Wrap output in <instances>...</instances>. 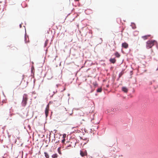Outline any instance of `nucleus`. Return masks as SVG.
Masks as SVG:
<instances>
[{
  "mask_svg": "<svg viewBox=\"0 0 158 158\" xmlns=\"http://www.w3.org/2000/svg\"><path fill=\"white\" fill-rule=\"evenodd\" d=\"M156 43V41L155 40H148L146 42V48L148 49L151 48Z\"/></svg>",
  "mask_w": 158,
  "mask_h": 158,
  "instance_id": "f257e3e1",
  "label": "nucleus"
},
{
  "mask_svg": "<svg viewBox=\"0 0 158 158\" xmlns=\"http://www.w3.org/2000/svg\"><path fill=\"white\" fill-rule=\"evenodd\" d=\"M28 100V96L26 94H24L23 96L22 104L23 106L25 107L27 105Z\"/></svg>",
  "mask_w": 158,
  "mask_h": 158,
  "instance_id": "f03ea898",
  "label": "nucleus"
},
{
  "mask_svg": "<svg viewBox=\"0 0 158 158\" xmlns=\"http://www.w3.org/2000/svg\"><path fill=\"white\" fill-rule=\"evenodd\" d=\"M80 155L82 157H84L85 156H87V153L86 151L85 150H80Z\"/></svg>",
  "mask_w": 158,
  "mask_h": 158,
  "instance_id": "7ed1b4c3",
  "label": "nucleus"
},
{
  "mask_svg": "<svg viewBox=\"0 0 158 158\" xmlns=\"http://www.w3.org/2000/svg\"><path fill=\"white\" fill-rule=\"evenodd\" d=\"M49 105H48L46 107L45 111V114L46 117H48L49 113Z\"/></svg>",
  "mask_w": 158,
  "mask_h": 158,
  "instance_id": "20e7f679",
  "label": "nucleus"
},
{
  "mask_svg": "<svg viewBox=\"0 0 158 158\" xmlns=\"http://www.w3.org/2000/svg\"><path fill=\"white\" fill-rule=\"evenodd\" d=\"M122 47L125 48H128V45L126 43H124L122 44Z\"/></svg>",
  "mask_w": 158,
  "mask_h": 158,
  "instance_id": "39448f33",
  "label": "nucleus"
},
{
  "mask_svg": "<svg viewBox=\"0 0 158 158\" xmlns=\"http://www.w3.org/2000/svg\"><path fill=\"white\" fill-rule=\"evenodd\" d=\"M151 35H148L144 36H142V38L144 40H146L148 39V38L150 37Z\"/></svg>",
  "mask_w": 158,
  "mask_h": 158,
  "instance_id": "423d86ee",
  "label": "nucleus"
},
{
  "mask_svg": "<svg viewBox=\"0 0 158 158\" xmlns=\"http://www.w3.org/2000/svg\"><path fill=\"white\" fill-rule=\"evenodd\" d=\"M122 91L125 93H127L128 91V89L127 88L125 87H122Z\"/></svg>",
  "mask_w": 158,
  "mask_h": 158,
  "instance_id": "0eeeda50",
  "label": "nucleus"
},
{
  "mask_svg": "<svg viewBox=\"0 0 158 158\" xmlns=\"http://www.w3.org/2000/svg\"><path fill=\"white\" fill-rule=\"evenodd\" d=\"M116 60L114 58L110 59V61L112 63H114L116 62Z\"/></svg>",
  "mask_w": 158,
  "mask_h": 158,
  "instance_id": "6e6552de",
  "label": "nucleus"
},
{
  "mask_svg": "<svg viewBox=\"0 0 158 158\" xmlns=\"http://www.w3.org/2000/svg\"><path fill=\"white\" fill-rule=\"evenodd\" d=\"M58 155L56 153L52 155V158H56L58 157Z\"/></svg>",
  "mask_w": 158,
  "mask_h": 158,
  "instance_id": "1a4fd4ad",
  "label": "nucleus"
},
{
  "mask_svg": "<svg viewBox=\"0 0 158 158\" xmlns=\"http://www.w3.org/2000/svg\"><path fill=\"white\" fill-rule=\"evenodd\" d=\"M114 55L116 56L118 58L120 56V55L117 52H116L115 53Z\"/></svg>",
  "mask_w": 158,
  "mask_h": 158,
  "instance_id": "9d476101",
  "label": "nucleus"
},
{
  "mask_svg": "<svg viewBox=\"0 0 158 158\" xmlns=\"http://www.w3.org/2000/svg\"><path fill=\"white\" fill-rule=\"evenodd\" d=\"M45 156L46 158H49V155L46 152H44Z\"/></svg>",
  "mask_w": 158,
  "mask_h": 158,
  "instance_id": "9b49d317",
  "label": "nucleus"
},
{
  "mask_svg": "<svg viewBox=\"0 0 158 158\" xmlns=\"http://www.w3.org/2000/svg\"><path fill=\"white\" fill-rule=\"evenodd\" d=\"M11 50H17V48L15 46H12L11 47Z\"/></svg>",
  "mask_w": 158,
  "mask_h": 158,
  "instance_id": "f8f14e48",
  "label": "nucleus"
},
{
  "mask_svg": "<svg viewBox=\"0 0 158 158\" xmlns=\"http://www.w3.org/2000/svg\"><path fill=\"white\" fill-rule=\"evenodd\" d=\"M73 147L71 146L70 145H69V146H68L66 147V148L67 149H70L71 148H72Z\"/></svg>",
  "mask_w": 158,
  "mask_h": 158,
  "instance_id": "ddd939ff",
  "label": "nucleus"
},
{
  "mask_svg": "<svg viewBox=\"0 0 158 158\" xmlns=\"http://www.w3.org/2000/svg\"><path fill=\"white\" fill-rule=\"evenodd\" d=\"M61 148H59L58 149V153L60 155L62 154L61 151H60Z\"/></svg>",
  "mask_w": 158,
  "mask_h": 158,
  "instance_id": "4468645a",
  "label": "nucleus"
},
{
  "mask_svg": "<svg viewBox=\"0 0 158 158\" xmlns=\"http://www.w3.org/2000/svg\"><path fill=\"white\" fill-rule=\"evenodd\" d=\"M48 43V40H46V41L45 42V44H44V46L45 47H46Z\"/></svg>",
  "mask_w": 158,
  "mask_h": 158,
  "instance_id": "2eb2a0df",
  "label": "nucleus"
},
{
  "mask_svg": "<svg viewBox=\"0 0 158 158\" xmlns=\"http://www.w3.org/2000/svg\"><path fill=\"white\" fill-rule=\"evenodd\" d=\"M102 89L101 88H98L97 90V92H101L102 91Z\"/></svg>",
  "mask_w": 158,
  "mask_h": 158,
  "instance_id": "dca6fc26",
  "label": "nucleus"
},
{
  "mask_svg": "<svg viewBox=\"0 0 158 158\" xmlns=\"http://www.w3.org/2000/svg\"><path fill=\"white\" fill-rule=\"evenodd\" d=\"M93 84L94 86H96V85H97V83L96 82H94L93 83Z\"/></svg>",
  "mask_w": 158,
  "mask_h": 158,
  "instance_id": "f3484780",
  "label": "nucleus"
},
{
  "mask_svg": "<svg viewBox=\"0 0 158 158\" xmlns=\"http://www.w3.org/2000/svg\"><path fill=\"white\" fill-rule=\"evenodd\" d=\"M24 79V76H23L22 77V79H21V81H22V80H23Z\"/></svg>",
  "mask_w": 158,
  "mask_h": 158,
  "instance_id": "a211bd4d",
  "label": "nucleus"
},
{
  "mask_svg": "<svg viewBox=\"0 0 158 158\" xmlns=\"http://www.w3.org/2000/svg\"><path fill=\"white\" fill-rule=\"evenodd\" d=\"M65 141V139H63L62 141V143H64Z\"/></svg>",
  "mask_w": 158,
  "mask_h": 158,
  "instance_id": "6ab92c4d",
  "label": "nucleus"
},
{
  "mask_svg": "<svg viewBox=\"0 0 158 158\" xmlns=\"http://www.w3.org/2000/svg\"><path fill=\"white\" fill-rule=\"evenodd\" d=\"M19 26H20V28H21V27H22V25H21V24H20V25H19Z\"/></svg>",
  "mask_w": 158,
  "mask_h": 158,
  "instance_id": "aec40b11",
  "label": "nucleus"
},
{
  "mask_svg": "<svg viewBox=\"0 0 158 158\" xmlns=\"http://www.w3.org/2000/svg\"><path fill=\"white\" fill-rule=\"evenodd\" d=\"M74 1H79V0H74Z\"/></svg>",
  "mask_w": 158,
  "mask_h": 158,
  "instance_id": "412c9836",
  "label": "nucleus"
},
{
  "mask_svg": "<svg viewBox=\"0 0 158 158\" xmlns=\"http://www.w3.org/2000/svg\"><path fill=\"white\" fill-rule=\"evenodd\" d=\"M120 74H123V73H120Z\"/></svg>",
  "mask_w": 158,
  "mask_h": 158,
  "instance_id": "4be33fe9",
  "label": "nucleus"
}]
</instances>
